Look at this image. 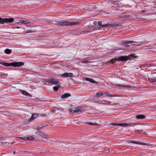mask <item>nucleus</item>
<instances>
[{
  "label": "nucleus",
  "instance_id": "f3484780",
  "mask_svg": "<svg viewBox=\"0 0 156 156\" xmlns=\"http://www.w3.org/2000/svg\"><path fill=\"white\" fill-rule=\"evenodd\" d=\"M137 124L135 122L129 123H128V127L130 126H134L135 125Z\"/></svg>",
  "mask_w": 156,
  "mask_h": 156
},
{
  "label": "nucleus",
  "instance_id": "9b49d317",
  "mask_svg": "<svg viewBox=\"0 0 156 156\" xmlns=\"http://www.w3.org/2000/svg\"><path fill=\"white\" fill-rule=\"evenodd\" d=\"M30 21L28 20H20V23L23 24H26L30 23Z\"/></svg>",
  "mask_w": 156,
  "mask_h": 156
},
{
  "label": "nucleus",
  "instance_id": "ea45409f",
  "mask_svg": "<svg viewBox=\"0 0 156 156\" xmlns=\"http://www.w3.org/2000/svg\"><path fill=\"white\" fill-rule=\"evenodd\" d=\"M0 64H1V63H0Z\"/></svg>",
  "mask_w": 156,
  "mask_h": 156
},
{
  "label": "nucleus",
  "instance_id": "9d476101",
  "mask_svg": "<svg viewBox=\"0 0 156 156\" xmlns=\"http://www.w3.org/2000/svg\"><path fill=\"white\" fill-rule=\"evenodd\" d=\"M71 96L70 94L68 93H65L61 96V98L63 99H65L67 98L68 97H70Z\"/></svg>",
  "mask_w": 156,
  "mask_h": 156
},
{
  "label": "nucleus",
  "instance_id": "bb28decb",
  "mask_svg": "<svg viewBox=\"0 0 156 156\" xmlns=\"http://www.w3.org/2000/svg\"><path fill=\"white\" fill-rule=\"evenodd\" d=\"M109 102H108L107 101H103V103H102V104H109Z\"/></svg>",
  "mask_w": 156,
  "mask_h": 156
},
{
  "label": "nucleus",
  "instance_id": "1a4fd4ad",
  "mask_svg": "<svg viewBox=\"0 0 156 156\" xmlns=\"http://www.w3.org/2000/svg\"><path fill=\"white\" fill-rule=\"evenodd\" d=\"M145 118V116L143 115H139L136 116V118L137 119H144Z\"/></svg>",
  "mask_w": 156,
  "mask_h": 156
},
{
  "label": "nucleus",
  "instance_id": "7c9ffc66",
  "mask_svg": "<svg viewBox=\"0 0 156 156\" xmlns=\"http://www.w3.org/2000/svg\"><path fill=\"white\" fill-rule=\"evenodd\" d=\"M5 75V73H0V76H4Z\"/></svg>",
  "mask_w": 156,
  "mask_h": 156
},
{
  "label": "nucleus",
  "instance_id": "c9c22d12",
  "mask_svg": "<svg viewBox=\"0 0 156 156\" xmlns=\"http://www.w3.org/2000/svg\"><path fill=\"white\" fill-rule=\"evenodd\" d=\"M16 34H21V33H16Z\"/></svg>",
  "mask_w": 156,
  "mask_h": 156
},
{
  "label": "nucleus",
  "instance_id": "aec40b11",
  "mask_svg": "<svg viewBox=\"0 0 156 156\" xmlns=\"http://www.w3.org/2000/svg\"><path fill=\"white\" fill-rule=\"evenodd\" d=\"M104 94L107 97H114L115 96V95L111 94L110 93H108L107 92H105L104 93Z\"/></svg>",
  "mask_w": 156,
  "mask_h": 156
},
{
  "label": "nucleus",
  "instance_id": "0eeeda50",
  "mask_svg": "<svg viewBox=\"0 0 156 156\" xmlns=\"http://www.w3.org/2000/svg\"><path fill=\"white\" fill-rule=\"evenodd\" d=\"M73 74L72 73H65L64 74H62L61 75L62 77H72L73 76Z\"/></svg>",
  "mask_w": 156,
  "mask_h": 156
},
{
  "label": "nucleus",
  "instance_id": "f257e3e1",
  "mask_svg": "<svg viewBox=\"0 0 156 156\" xmlns=\"http://www.w3.org/2000/svg\"><path fill=\"white\" fill-rule=\"evenodd\" d=\"M2 65L6 66H12L14 67H20L24 65V63L22 62H12L10 63H5L2 64Z\"/></svg>",
  "mask_w": 156,
  "mask_h": 156
},
{
  "label": "nucleus",
  "instance_id": "c756f323",
  "mask_svg": "<svg viewBox=\"0 0 156 156\" xmlns=\"http://www.w3.org/2000/svg\"><path fill=\"white\" fill-rule=\"evenodd\" d=\"M111 125L114 126H118V123H112L111 124Z\"/></svg>",
  "mask_w": 156,
  "mask_h": 156
},
{
  "label": "nucleus",
  "instance_id": "a211bd4d",
  "mask_svg": "<svg viewBox=\"0 0 156 156\" xmlns=\"http://www.w3.org/2000/svg\"><path fill=\"white\" fill-rule=\"evenodd\" d=\"M12 50L9 49H6L5 50V52L7 54H9L11 53Z\"/></svg>",
  "mask_w": 156,
  "mask_h": 156
},
{
  "label": "nucleus",
  "instance_id": "473e14b6",
  "mask_svg": "<svg viewBox=\"0 0 156 156\" xmlns=\"http://www.w3.org/2000/svg\"><path fill=\"white\" fill-rule=\"evenodd\" d=\"M83 62H84V63H88L89 61H88L86 60V61H83Z\"/></svg>",
  "mask_w": 156,
  "mask_h": 156
},
{
  "label": "nucleus",
  "instance_id": "423d86ee",
  "mask_svg": "<svg viewBox=\"0 0 156 156\" xmlns=\"http://www.w3.org/2000/svg\"><path fill=\"white\" fill-rule=\"evenodd\" d=\"M49 82L55 85H57L59 83V81L58 80L51 79L49 80Z\"/></svg>",
  "mask_w": 156,
  "mask_h": 156
},
{
  "label": "nucleus",
  "instance_id": "2eb2a0df",
  "mask_svg": "<svg viewBox=\"0 0 156 156\" xmlns=\"http://www.w3.org/2000/svg\"><path fill=\"white\" fill-rule=\"evenodd\" d=\"M104 94V93H103V92L99 91L97 93L96 96L100 97L103 95Z\"/></svg>",
  "mask_w": 156,
  "mask_h": 156
},
{
  "label": "nucleus",
  "instance_id": "58836bf2",
  "mask_svg": "<svg viewBox=\"0 0 156 156\" xmlns=\"http://www.w3.org/2000/svg\"><path fill=\"white\" fill-rule=\"evenodd\" d=\"M118 86H121V87H122V86H120L119 85H118Z\"/></svg>",
  "mask_w": 156,
  "mask_h": 156
},
{
  "label": "nucleus",
  "instance_id": "4c0bfd02",
  "mask_svg": "<svg viewBox=\"0 0 156 156\" xmlns=\"http://www.w3.org/2000/svg\"><path fill=\"white\" fill-rule=\"evenodd\" d=\"M39 136H41V135H40L39 134Z\"/></svg>",
  "mask_w": 156,
  "mask_h": 156
},
{
  "label": "nucleus",
  "instance_id": "f03ea898",
  "mask_svg": "<svg viewBox=\"0 0 156 156\" xmlns=\"http://www.w3.org/2000/svg\"><path fill=\"white\" fill-rule=\"evenodd\" d=\"M78 24L77 22H71L69 21L59 22L58 24L60 26L75 25Z\"/></svg>",
  "mask_w": 156,
  "mask_h": 156
},
{
  "label": "nucleus",
  "instance_id": "20e7f679",
  "mask_svg": "<svg viewBox=\"0 0 156 156\" xmlns=\"http://www.w3.org/2000/svg\"><path fill=\"white\" fill-rule=\"evenodd\" d=\"M69 111L71 113H74L81 112L82 111V109L81 107H77L69 109Z\"/></svg>",
  "mask_w": 156,
  "mask_h": 156
},
{
  "label": "nucleus",
  "instance_id": "393cba45",
  "mask_svg": "<svg viewBox=\"0 0 156 156\" xmlns=\"http://www.w3.org/2000/svg\"><path fill=\"white\" fill-rule=\"evenodd\" d=\"M18 138L22 140H26V137H20Z\"/></svg>",
  "mask_w": 156,
  "mask_h": 156
},
{
  "label": "nucleus",
  "instance_id": "4be33fe9",
  "mask_svg": "<svg viewBox=\"0 0 156 156\" xmlns=\"http://www.w3.org/2000/svg\"><path fill=\"white\" fill-rule=\"evenodd\" d=\"M94 102L99 104H102L103 103V101L102 100H95Z\"/></svg>",
  "mask_w": 156,
  "mask_h": 156
},
{
  "label": "nucleus",
  "instance_id": "e433bc0d",
  "mask_svg": "<svg viewBox=\"0 0 156 156\" xmlns=\"http://www.w3.org/2000/svg\"><path fill=\"white\" fill-rule=\"evenodd\" d=\"M17 28L18 29H19V28H20V27H17Z\"/></svg>",
  "mask_w": 156,
  "mask_h": 156
},
{
  "label": "nucleus",
  "instance_id": "6ab92c4d",
  "mask_svg": "<svg viewBox=\"0 0 156 156\" xmlns=\"http://www.w3.org/2000/svg\"><path fill=\"white\" fill-rule=\"evenodd\" d=\"M118 126H126L128 127V123H118Z\"/></svg>",
  "mask_w": 156,
  "mask_h": 156
},
{
  "label": "nucleus",
  "instance_id": "4468645a",
  "mask_svg": "<svg viewBox=\"0 0 156 156\" xmlns=\"http://www.w3.org/2000/svg\"><path fill=\"white\" fill-rule=\"evenodd\" d=\"M85 80H86L88 81L91 83H96V82L95 81H94L93 79L91 78H86Z\"/></svg>",
  "mask_w": 156,
  "mask_h": 156
},
{
  "label": "nucleus",
  "instance_id": "412c9836",
  "mask_svg": "<svg viewBox=\"0 0 156 156\" xmlns=\"http://www.w3.org/2000/svg\"><path fill=\"white\" fill-rule=\"evenodd\" d=\"M22 91V94L25 96H29L30 95V94L27 92H26L25 91L21 90Z\"/></svg>",
  "mask_w": 156,
  "mask_h": 156
},
{
  "label": "nucleus",
  "instance_id": "ddd939ff",
  "mask_svg": "<svg viewBox=\"0 0 156 156\" xmlns=\"http://www.w3.org/2000/svg\"><path fill=\"white\" fill-rule=\"evenodd\" d=\"M26 140H36V138L33 137L32 136L26 137Z\"/></svg>",
  "mask_w": 156,
  "mask_h": 156
},
{
  "label": "nucleus",
  "instance_id": "72a5a7b5",
  "mask_svg": "<svg viewBox=\"0 0 156 156\" xmlns=\"http://www.w3.org/2000/svg\"><path fill=\"white\" fill-rule=\"evenodd\" d=\"M97 23V21H94V24H96Z\"/></svg>",
  "mask_w": 156,
  "mask_h": 156
},
{
  "label": "nucleus",
  "instance_id": "a878e982",
  "mask_svg": "<svg viewBox=\"0 0 156 156\" xmlns=\"http://www.w3.org/2000/svg\"><path fill=\"white\" fill-rule=\"evenodd\" d=\"M133 42L132 41H125V43L127 44H129L130 43Z\"/></svg>",
  "mask_w": 156,
  "mask_h": 156
},
{
  "label": "nucleus",
  "instance_id": "6e6552de",
  "mask_svg": "<svg viewBox=\"0 0 156 156\" xmlns=\"http://www.w3.org/2000/svg\"><path fill=\"white\" fill-rule=\"evenodd\" d=\"M39 116V114H34L32 115V116L31 118L29 119L30 121H31L37 118Z\"/></svg>",
  "mask_w": 156,
  "mask_h": 156
},
{
  "label": "nucleus",
  "instance_id": "cd10ccee",
  "mask_svg": "<svg viewBox=\"0 0 156 156\" xmlns=\"http://www.w3.org/2000/svg\"><path fill=\"white\" fill-rule=\"evenodd\" d=\"M137 45H140L143 44V43L142 42H137Z\"/></svg>",
  "mask_w": 156,
  "mask_h": 156
},
{
  "label": "nucleus",
  "instance_id": "2f4dec72",
  "mask_svg": "<svg viewBox=\"0 0 156 156\" xmlns=\"http://www.w3.org/2000/svg\"><path fill=\"white\" fill-rule=\"evenodd\" d=\"M101 21H99L98 22V25H101Z\"/></svg>",
  "mask_w": 156,
  "mask_h": 156
},
{
  "label": "nucleus",
  "instance_id": "dca6fc26",
  "mask_svg": "<svg viewBox=\"0 0 156 156\" xmlns=\"http://www.w3.org/2000/svg\"><path fill=\"white\" fill-rule=\"evenodd\" d=\"M149 81L151 82H156V78H152L151 77L148 78Z\"/></svg>",
  "mask_w": 156,
  "mask_h": 156
},
{
  "label": "nucleus",
  "instance_id": "39448f33",
  "mask_svg": "<svg viewBox=\"0 0 156 156\" xmlns=\"http://www.w3.org/2000/svg\"><path fill=\"white\" fill-rule=\"evenodd\" d=\"M128 59V57L127 56H122L119 57L117 59H112L111 60L112 62L114 63L115 62V61L116 60L120 61H126Z\"/></svg>",
  "mask_w": 156,
  "mask_h": 156
},
{
  "label": "nucleus",
  "instance_id": "f704fd0d",
  "mask_svg": "<svg viewBox=\"0 0 156 156\" xmlns=\"http://www.w3.org/2000/svg\"><path fill=\"white\" fill-rule=\"evenodd\" d=\"M102 27H106V25H104L101 26Z\"/></svg>",
  "mask_w": 156,
  "mask_h": 156
},
{
  "label": "nucleus",
  "instance_id": "f8f14e48",
  "mask_svg": "<svg viewBox=\"0 0 156 156\" xmlns=\"http://www.w3.org/2000/svg\"><path fill=\"white\" fill-rule=\"evenodd\" d=\"M129 143H131L133 144H141L143 145H145L146 144L144 143H140L139 142L134 141H130L129 142Z\"/></svg>",
  "mask_w": 156,
  "mask_h": 156
},
{
  "label": "nucleus",
  "instance_id": "c85d7f7f",
  "mask_svg": "<svg viewBox=\"0 0 156 156\" xmlns=\"http://www.w3.org/2000/svg\"><path fill=\"white\" fill-rule=\"evenodd\" d=\"M88 124L90 125H97L96 123H89Z\"/></svg>",
  "mask_w": 156,
  "mask_h": 156
},
{
  "label": "nucleus",
  "instance_id": "7ed1b4c3",
  "mask_svg": "<svg viewBox=\"0 0 156 156\" xmlns=\"http://www.w3.org/2000/svg\"><path fill=\"white\" fill-rule=\"evenodd\" d=\"M14 19L12 18L4 19L0 18V23L2 24H4L5 23H12Z\"/></svg>",
  "mask_w": 156,
  "mask_h": 156
},
{
  "label": "nucleus",
  "instance_id": "b1692460",
  "mask_svg": "<svg viewBox=\"0 0 156 156\" xmlns=\"http://www.w3.org/2000/svg\"><path fill=\"white\" fill-rule=\"evenodd\" d=\"M32 32V31L31 30H27L25 31V32L24 33V34L27 33H30Z\"/></svg>",
  "mask_w": 156,
  "mask_h": 156
},
{
  "label": "nucleus",
  "instance_id": "5701e85b",
  "mask_svg": "<svg viewBox=\"0 0 156 156\" xmlns=\"http://www.w3.org/2000/svg\"><path fill=\"white\" fill-rule=\"evenodd\" d=\"M59 88V86L54 87H53V89L55 91H57L58 88Z\"/></svg>",
  "mask_w": 156,
  "mask_h": 156
}]
</instances>
